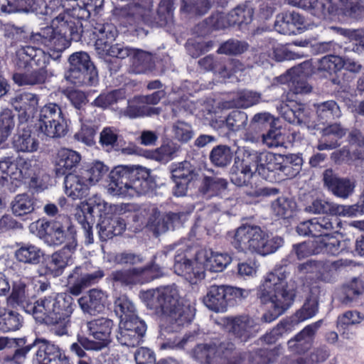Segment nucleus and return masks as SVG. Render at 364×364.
I'll use <instances>...</instances> for the list:
<instances>
[{"label":"nucleus","mask_w":364,"mask_h":364,"mask_svg":"<svg viewBox=\"0 0 364 364\" xmlns=\"http://www.w3.org/2000/svg\"><path fill=\"white\" fill-rule=\"evenodd\" d=\"M141 297L149 309L166 318L172 331H178L194 317L195 309L183 302L175 285L147 290L142 293Z\"/></svg>","instance_id":"obj_1"},{"label":"nucleus","mask_w":364,"mask_h":364,"mask_svg":"<svg viewBox=\"0 0 364 364\" xmlns=\"http://www.w3.org/2000/svg\"><path fill=\"white\" fill-rule=\"evenodd\" d=\"M301 159L286 156L271 152H258L244 149L235 159V167H240L254 174L258 172L264 179L274 183L277 181V171L289 177L295 176L301 168Z\"/></svg>","instance_id":"obj_2"},{"label":"nucleus","mask_w":364,"mask_h":364,"mask_svg":"<svg viewBox=\"0 0 364 364\" xmlns=\"http://www.w3.org/2000/svg\"><path fill=\"white\" fill-rule=\"evenodd\" d=\"M287 272L277 267L269 272L258 290L257 296L261 303L269 304L272 311L265 313L262 319L269 323L282 314L293 303L296 293L293 287L286 281Z\"/></svg>","instance_id":"obj_3"},{"label":"nucleus","mask_w":364,"mask_h":364,"mask_svg":"<svg viewBox=\"0 0 364 364\" xmlns=\"http://www.w3.org/2000/svg\"><path fill=\"white\" fill-rule=\"evenodd\" d=\"M75 306L72 296L61 293L40 299L35 303L32 310L36 320L53 326L54 333L63 336L68 333L70 317Z\"/></svg>","instance_id":"obj_4"},{"label":"nucleus","mask_w":364,"mask_h":364,"mask_svg":"<svg viewBox=\"0 0 364 364\" xmlns=\"http://www.w3.org/2000/svg\"><path fill=\"white\" fill-rule=\"evenodd\" d=\"M149 171L142 166H119L109 173L107 191L110 195L134 197L149 190Z\"/></svg>","instance_id":"obj_5"},{"label":"nucleus","mask_w":364,"mask_h":364,"mask_svg":"<svg viewBox=\"0 0 364 364\" xmlns=\"http://www.w3.org/2000/svg\"><path fill=\"white\" fill-rule=\"evenodd\" d=\"M232 245L239 252L267 255L276 252L283 245V239L279 236L269 239L257 225H242L235 230Z\"/></svg>","instance_id":"obj_6"},{"label":"nucleus","mask_w":364,"mask_h":364,"mask_svg":"<svg viewBox=\"0 0 364 364\" xmlns=\"http://www.w3.org/2000/svg\"><path fill=\"white\" fill-rule=\"evenodd\" d=\"M70 67L65 73V79L76 86H91L98 81L97 71L84 51L75 52L69 57Z\"/></svg>","instance_id":"obj_7"},{"label":"nucleus","mask_w":364,"mask_h":364,"mask_svg":"<svg viewBox=\"0 0 364 364\" xmlns=\"http://www.w3.org/2000/svg\"><path fill=\"white\" fill-rule=\"evenodd\" d=\"M31 232H34L37 230V235L49 245H60L65 241V230L71 235V241L73 237H75V231L71 225L70 219L65 215H59L53 221L38 220L30 225Z\"/></svg>","instance_id":"obj_8"},{"label":"nucleus","mask_w":364,"mask_h":364,"mask_svg":"<svg viewBox=\"0 0 364 364\" xmlns=\"http://www.w3.org/2000/svg\"><path fill=\"white\" fill-rule=\"evenodd\" d=\"M41 343L36 351V357L38 364H49L52 362H68V358L53 344L48 343L46 340L36 339L31 345L22 348H17L11 356H6L4 360L13 361L16 364L24 362L27 353L37 345Z\"/></svg>","instance_id":"obj_9"},{"label":"nucleus","mask_w":364,"mask_h":364,"mask_svg":"<svg viewBox=\"0 0 364 364\" xmlns=\"http://www.w3.org/2000/svg\"><path fill=\"white\" fill-rule=\"evenodd\" d=\"M38 129L50 138H60L66 134L67 122L58 105L50 102L41 107Z\"/></svg>","instance_id":"obj_10"},{"label":"nucleus","mask_w":364,"mask_h":364,"mask_svg":"<svg viewBox=\"0 0 364 364\" xmlns=\"http://www.w3.org/2000/svg\"><path fill=\"white\" fill-rule=\"evenodd\" d=\"M114 327L112 320L107 318H98L85 323V329L89 335L97 341L82 338L79 340L82 347L87 350H100L111 342V333Z\"/></svg>","instance_id":"obj_11"},{"label":"nucleus","mask_w":364,"mask_h":364,"mask_svg":"<svg viewBox=\"0 0 364 364\" xmlns=\"http://www.w3.org/2000/svg\"><path fill=\"white\" fill-rule=\"evenodd\" d=\"M245 291L228 285H212L203 299L205 305L215 312H224L232 300L244 296Z\"/></svg>","instance_id":"obj_12"},{"label":"nucleus","mask_w":364,"mask_h":364,"mask_svg":"<svg viewBox=\"0 0 364 364\" xmlns=\"http://www.w3.org/2000/svg\"><path fill=\"white\" fill-rule=\"evenodd\" d=\"M104 276L103 270L95 269L90 264L76 267L68 277L69 292L77 296L85 289L97 283Z\"/></svg>","instance_id":"obj_13"},{"label":"nucleus","mask_w":364,"mask_h":364,"mask_svg":"<svg viewBox=\"0 0 364 364\" xmlns=\"http://www.w3.org/2000/svg\"><path fill=\"white\" fill-rule=\"evenodd\" d=\"M340 224L337 217L329 215L300 223L296 227V232L304 236H328L331 232L338 231Z\"/></svg>","instance_id":"obj_14"},{"label":"nucleus","mask_w":364,"mask_h":364,"mask_svg":"<svg viewBox=\"0 0 364 364\" xmlns=\"http://www.w3.org/2000/svg\"><path fill=\"white\" fill-rule=\"evenodd\" d=\"M226 325L230 332L242 342H247L259 331L257 321L246 314L228 317Z\"/></svg>","instance_id":"obj_15"},{"label":"nucleus","mask_w":364,"mask_h":364,"mask_svg":"<svg viewBox=\"0 0 364 364\" xmlns=\"http://www.w3.org/2000/svg\"><path fill=\"white\" fill-rule=\"evenodd\" d=\"M173 269L176 274L189 280L202 279L205 277L204 267L202 265L201 261L197 259V254L193 261L181 249L178 250L177 254L174 257Z\"/></svg>","instance_id":"obj_16"},{"label":"nucleus","mask_w":364,"mask_h":364,"mask_svg":"<svg viewBox=\"0 0 364 364\" xmlns=\"http://www.w3.org/2000/svg\"><path fill=\"white\" fill-rule=\"evenodd\" d=\"M31 41L48 49L60 53L68 47V41L63 37L52 24L31 33Z\"/></svg>","instance_id":"obj_17"},{"label":"nucleus","mask_w":364,"mask_h":364,"mask_svg":"<svg viewBox=\"0 0 364 364\" xmlns=\"http://www.w3.org/2000/svg\"><path fill=\"white\" fill-rule=\"evenodd\" d=\"M171 174L175 183L173 193L178 197L186 194L188 184L196 180L198 176L193 166L187 161L175 164L171 169Z\"/></svg>","instance_id":"obj_18"},{"label":"nucleus","mask_w":364,"mask_h":364,"mask_svg":"<svg viewBox=\"0 0 364 364\" xmlns=\"http://www.w3.org/2000/svg\"><path fill=\"white\" fill-rule=\"evenodd\" d=\"M324 186L333 196L346 199L351 196L355 189V183L348 178L339 177L331 168L325 170L323 173Z\"/></svg>","instance_id":"obj_19"},{"label":"nucleus","mask_w":364,"mask_h":364,"mask_svg":"<svg viewBox=\"0 0 364 364\" xmlns=\"http://www.w3.org/2000/svg\"><path fill=\"white\" fill-rule=\"evenodd\" d=\"M146 331V326L141 320L119 322L117 339L123 346L134 347L140 343Z\"/></svg>","instance_id":"obj_20"},{"label":"nucleus","mask_w":364,"mask_h":364,"mask_svg":"<svg viewBox=\"0 0 364 364\" xmlns=\"http://www.w3.org/2000/svg\"><path fill=\"white\" fill-rule=\"evenodd\" d=\"M38 102V96L29 92L16 94L10 100L12 107L19 113L20 123H26L33 117L37 111Z\"/></svg>","instance_id":"obj_21"},{"label":"nucleus","mask_w":364,"mask_h":364,"mask_svg":"<svg viewBox=\"0 0 364 364\" xmlns=\"http://www.w3.org/2000/svg\"><path fill=\"white\" fill-rule=\"evenodd\" d=\"M305 22L304 17L299 13L286 11L277 16L274 28L284 35L296 34L306 28Z\"/></svg>","instance_id":"obj_22"},{"label":"nucleus","mask_w":364,"mask_h":364,"mask_svg":"<svg viewBox=\"0 0 364 364\" xmlns=\"http://www.w3.org/2000/svg\"><path fill=\"white\" fill-rule=\"evenodd\" d=\"M77 247V241L73 237V241L66 244L60 250L54 252L46 264L48 272L54 277L60 276L63 269L71 262V255Z\"/></svg>","instance_id":"obj_23"},{"label":"nucleus","mask_w":364,"mask_h":364,"mask_svg":"<svg viewBox=\"0 0 364 364\" xmlns=\"http://www.w3.org/2000/svg\"><path fill=\"white\" fill-rule=\"evenodd\" d=\"M12 146L17 152L33 153L38 150L39 141L32 135L29 126L26 123H20L17 133L14 135Z\"/></svg>","instance_id":"obj_24"},{"label":"nucleus","mask_w":364,"mask_h":364,"mask_svg":"<svg viewBox=\"0 0 364 364\" xmlns=\"http://www.w3.org/2000/svg\"><path fill=\"white\" fill-rule=\"evenodd\" d=\"M81 161L80 154L72 149H61L58 151L54 171L57 176H67L72 173Z\"/></svg>","instance_id":"obj_25"},{"label":"nucleus","mask_w":364,"mask_h":364,"mask_svg":"<svg viewBox=\"0 0 364 364\" xmlns=\"http://www.w3.org/2000/svg\"><path fill=\"white\" fill-rule=\"evenodd\" d=\"M65 193L73 200L82 198L88 195L92 185L81 171L80 173H69L64 180Z\"/></svg>","instance_id":"obj_26"},{"label":"nucleus","mask_w":364,"mask_h":364,"mask_svg":"<svg viewBox=\"0 0 364 364\" xmlns=\"http://www.w3.org/2000/svg\"><path fill=\"white\" fill-rule=\"evenodd\" d=\"M52 24L58 32L66 40L78 41L80 38V32L82 31L81 21H75L70 18L69 14L65 12L60 14L52 21Z\"/></svg>","instance_id":"obj_27"},{"label":"nucleus","mask_w":364,"mask_h":364,"mask_svg":"<svg viewBox=\"0 0 364 364\" xmlns=\"http://www.w3.org/2000/svg\"><path fill=\"white\" fill-rule=\"evenodd\" d=\"M322 321H318L306 326L294 338L290 339L287 344L289 349L294 353H303L311 346L316 332L321 327Z\"/></svg>","instance_id":"obj_28"},{"label":"nucleus","mask_w":364,"mask_h":364,"mask_svg":"<svg viewBox=\"0 0 364 364\" xmlns=\"http://www.w3.org/2000/svg\"><path fill=\"white\" fill-rule=\"evenodd\" d=\"M106 300L107 296L102 291L93 289L77 301L84 313L95 315L104 311Z\"/></svg>","instance_id":"obj_29"},{"label":"nucleus","mask_w":364,"mask_h":364,"mask_svg":"<svg viewBox=\"0 0 364 364\" xmlns=\"http://www.w3.org/2000/svg\"><path fill=\"white\" fill-rule=\"evenodd\" d=\"M97 228L100 240L107 241L121 235L126 229V223L119 218L102 217L100 218Z\"/></svg>","instance_id":"obj_30"},{"label":"nucleus","mask_w":364,"mask_h":364,"mask_svg":"<svg viewBox=\"0 0 364 364\" xmlns=\"http://www.w3.org/2000/svg\"><path fill=\"white\" fill-rule=\"evenodd\" d=\"M197 259L202 265L215 272H222L230 262L231 257L228 254L213 252L210 250H201L197 252Z\"/></svg>","instance_id":"obj_31"},{"label":"nucleus","mask_w":364,"mask_h":364,"mask_svg":"<svg viewBox=\"0 0 364 364\" xmlns=\"http://www.w3.org/2000/svg\"><path fill=\"white\" fill-rule=\"evenodd\" d=\"M94 34L97 37L95 49L98 55L104 58L105 52L117 36V31L112 23L99 24L95 27Z\"/></svg>","instance_id":"obj_32"},{"label":"nucleus","mask_w":364,"mask_h":364,"mask_svg":"<svg viewBox=\"0 0 364 364\" xmlns=\"http://www.w3.org/2000/svg\"><path fill=\"white\" fill-rule=\"evenodd\" d=\"M16 57L20 63H33L36 66H43L49 57L41 50L23 44L15 49Z\"/></svg>","instance_id":"obj_33"},{"label":"nucleus","mask_w":364,"mask_h":364,"mask_svg":"<svg viewBox=\"0 0 364 364\" xmlns=\"http://www.w3.org/2000/svg\"><path fill=\"white\" fill-rule=\"evenodd\" d=\"M4 38L6 48L13 52L16 48L31 41V34L26 31L24 26L6 24L4 28Z\"/></svg>","instance_id":"obj_34"},{"label":"nucleus","mask_w":364,"mask_h":364,"mask_svg":"<svg viewBox=\"0 0 364 364\" xmlns=\"http://www.w3.org/2000/svg\"><path fill=\"white\" fill-rule=\"evenodd\" d=\"M280 112L283 117L289 122L309 127L311 112L305 105L294 104L291 107L285 105L282 106Z\"/></svg>","instance_id":"obj_35"},{"label":"nucleus","mask_w":364,"mask_h":364,"mask_svg":"<svg viewBox=\"0 0 364 364\" xmlns=\"http://www.w3.org/2000/svg\"><path fill=\"white\" fill-rule=\"evenodd\" d=\"M14 255L18 262L31 265L39 264L44 255L39 247L31 243L20 244Z\"/></svg>","instance_id":"obj_36"},{"label":"nucleus","mask_w":364,"mask_h":364,"mask_svg":"<svg viewBox=\"0 0 364 364\" xmlns=\"http://www.w3.org/2000/svg\"><path fill=\"white\" fill-rule=\"evenodd\" d=\"M35 198L27 193L16 195L11 200L10 208L16 217L23 218L32 214L36 209Z\"/></svg>","instance_id":"obj_37"},{"label":"nucleus","mask_w":364,"mask_h":364,"mask_svg":"<svg viewBox=\"0 0 364 364\" xmlns=\"http://www.w3.org/2000/svg\"><path fill=\"white\" fill-rule=\"evenodd\" d=\"M228 183L226 179L216 176H203L200 186V193L206 198H211L219 195L228 187Z\"/></svg>","instance_id":"obj_38"},{"label":"nucleus","mask_w":364,"mask_h":364,"mask_svg":"<svg viewBox=\"0 0 364 364\" xmlns=\"http://www.w3.org/2000/svg\"><path fill=\"white\" fill-rule=\"evenodd\" d=\"M114 312L120 322L141 321L137 316L135 305L126 295H121L115 299Z\"/></svg>","instance_id":"obj_39"},{"label":"nucleus","mask_w":364,"mask_h":364,"mask_svg":"<svg viewBox=\"0 0 364 364\" xmlns=\"http://www.w3.org/2000/svg\"><path fill=\"white\" fill-rule=\"evenodd\" d=\"M38 67L39 68L31 72L14 74V82L19 86L36 85L45 82L47 78L46 65Z\"/></svg>","instance_id":"obj_40"},{"label":"nucleus","mask_w":364,"mask_h":364,"mask_svg":"<svg viewBox=\"0 0 364 364\" xmlns=\"http://www.w3.org/2000/svg\"><path fill=\"white\" fill-rule=\"evenodd\" d=\"M289 3L309 11L318 18H325L330 13V4L326 5L318 0H289Z\"/></svg>","instance_id":"obj_41"},{"label":"nucleus","mask_w":364,"mask_h":364,"mask_svg":"<svg viewBox=\"0 0 364 364\" xmlns=\"http://www.w3.org/2000/svg\"><path fill=\"white\" fill-rule=\"evenodd\" d=\"M131 60L135 73H145L151 71L154 68L151 55L141 50L135 49Z\"/></svg>","instance_id":"obj_42"},{"label":"nucleus","mask_w":364,"mask_h":364,"mask_svg":"<svg viewBox=\"0 0 364 364\" xmlns=\"http://www.w3.org/2000/svg\"><path fill=\"white\" fill-rule=\"evenodd\" d=\"M216 343L198 344L191 352V356L196 362L210 363L216 358Z\"/></svg>","instance_id":"obj_43"},{"label":"nucleus","mask_w":364,"mask_h":364,"mask_svg":"<svg viewBox=\"0 0 364 364\" xmlns=\"http://www.w3.org/2000/svg\"><path fill=\"white\" fill-rule=\"evenodd\" d=\"M278 350H267L260 349L255 352L254 355L250 353H240L237 362H250L256 363L257 364H267V363H274L275 360L274 357L278 355Z\"/></svg>","instance_id":"obj_44"},{"label":"nucleus","mask_w":364,"mask_h":364,"mask_svg":"<svg viewBox=\"0 0 364 364\" xmlns=\"http://www.w3.org/2000/svg\"><path fill=\"white\" fill-rule=\"evenodd\" d=\"M232 151L227 145H218L210 152L209 159L215 166L225 168L232 161Z\"/></svg>","instance_id":"obj_45"},{"label":"nucleus","mask_w":364,"mask_h":364,"mask_svg":"<svg viewBox=\"0 0 364 364\" xmlns=\"http://www.w3.org/2000/svg\"><path fill=\"white\" fill-rule=\"evenodd\" d=\"M90 204L93 208H96L100 213V218L102 217H112L111 215L123 213L126 208V205L110 204L105 201L98 196H95L90 199Z\"/></svg>","instance_id":"obj_46"},{"label":"nucleus","mask_w":364,"mask_h":364,"mask_svg":"<svg viewBox=\"0 0 364 364\" xmlns=\"http://www.w3.org/2000/svg\"><path fill=\"white\" fill-rule=\"evenodd\" d=\"M318 117L328 122L338 118L341 116L339 106L333 100H328L314 105Z\"/></svg>","instance_id":"obj_47"},{"label":"nucleus","mask_w":364,"mask_h":364,"mask_svg":"<svg viewBox=\"0 0 364 364\" xmlns=\"http://www.w3.org/2000/svg\"><path fill=\"white\" fill-rule=\"evenodd\" d=\"M23 317L16 311H9L0 314V332L15 331L22 326Z\"/></svg>","instance_id":"obj_48"},{"label":"nucleus","mask_w":364,"mask_h":364,"mask_svg":"<svg viewBox=\"0 0 364 364\" xmlns=\"http://www.w3.org/2000/svg\"><path fill=\"white\" fill-rule=\"evenodd\" d=\"M364 287L360 279H353L343 287V296L341 297V301L345 305H350L355 301L358 297L363 293Z\"/></svg>","instance_id":"obj_49"},{"label":"nucleus","mask_w":364,"mask_h":364,"mask_svg":"<svg viewBox=\"0 0 364 364\" xmlns=\"http://www.w3.org/2000/svg\"><path fill=\"white\" fill-rule=\"evenodd\" d=\"M149 269V267H146L117 270L112 272L110 277L115 282H119L122 285H128L134 282L136 277L144 274Z\"/></svg>","instance_id":"obj_50"},{"label":"nucleus","mask_w":364,"mask_h":364,"mask_svg":"<svg viewBox=\"0 0 364 364\" xmlns=\"http://www.w3.org/2000/svg\"><path fill=\"white\" fill-rule=\"evenodd\" d=\"M125 97V91L124 90H114L100 94L92 102V105L97 107L106 109L108 107L117 103L119 101L124 100Z\"/></svg>","instance_id":"obj_51"},{"label":"nucleus","mask_w":364,"mask_h":364,"mask_svg":"<svg viewBox=\"0 0 364 364\" xmlns=\"http://www.w3.org/2000/svg\"><path fill=\"white\" fill-rule=\"evenodd\" d=\"M272 213L279 218H287L292 215L295 203L286 197H279L272 203Z\"/></svg>","instance_id":"obj_52"},{"label":"nucleus","mask_w":364,"mask_h":364,"mask_svg":"<svg viewBox=\"0 0 364 364\" xmlns=\"http://www.w3.org/2000/svg\"><path fill=\"white\" fill-rule=\"evenodd\" d=\"M253 9L247 5H240L230 12L233 26L247 24L252 20Z\"/></svg>","instance_id":"obj_53"},{"label":"nucleus","mask_w":364,"mask_h":364,"mask_svg":"<svg viewBox=\"0 0 364 364\" xmlns=\"http://www.w3.org/2000/svg\"><path fill=\"white\" fill-rule=\"evenodd\" d=\"M261 100V93L245 90L238 92L234 100V105L240 108H248L258 104Z\"/></svg>","instance_id":"obj_54"},{"label":"nucleus","mask_w":364,"mask_h":364,"mask_svg":"<svg viewBox=\"0 0 364 364\" xmlns=\"http://www.w3.org/2000/svg\"><path fill=\"white\" fill-rule=\"evenodd\" d=\"M336 269V262L318 261L315 275L319 281L331 282L335 279Z\"/></svg>","instance_id":"obj_55"},{"label":"nucleus","mask_w":364,"mask_h":364,"mask_svg":"<svg viewBox=\"0 0 364 364\" xmlns=\"http://www.w3.org/2000/svg\"><path fill=\"white\" fill-rule=\"evenodd\" d=\"M210 8L208 0H182L181 9L195 15H203Z\"/></svg>","instance_id":"obj_56"},{"label":"nucleus","mask_w":364,"mask_h":364,"mask_svg":"<svg viewBox=\"0 0 364 364\" xmlns=\"http://www.w3.org/2000/svg\"><path fill=\"white\" fill-rule=\"evenodd\" d=\"M107 171V166L100 161H96L92 164L89 168L82 172L88 181L90 182V184L93 186L100 181Z\"/></svg>","instance_id":"obj_57"},{"label":"nucleus","mask_w":364,"mask_h":364,"mask_svg":"<svg viewBox=\"0 0 364 364\" xmlns=\"http://www.w3.org/2000/svg\"><path fill=\"white\" fill-rule=\"evenodd\" d=\"M15 126L14 116L10 109H4L0 114V141H4Z\"/></svg>","instance_id":"obj_58"},{"label":"nucleus","mask_w":364,"mask_h":364,"mask_svg":"<svg viewBox=\"0 0 364 364\" xmlns=\"http://www.w3.org/2000/svg\"><path fill=\"white\" fill-rule=\"evenodd\" d=\"M247 48L248 44L245 41L230 39L220 46L218 53L225 55H239L247 50Z\"/></svg>","instance_id":"obj_59"},{"label":"nucleus","mask_w":364,"mask_h":364,"mask_svg":"<svg viewBox=\"0 0 364 364\" xmlns=\"http://www.w3.org/2000/svg\"><path fill=\"white\" fill-rule=\"evenodd\" d=\"M247 114L240 110L232 111L226 118V125L232 131H238L245 127Z\"/></svg>","instance_id":"obj_60"},{"label":"nucleus","mask_w":364,"mask_h":364,"mask_svg":"<svg viewBox=\"0 0 364 364\" xmlns=\"http://www.w3.org/2000/svg\"><path fill=\"white\" fill-rule=\"evenodd\" d=\"M334 205V203L316 198L305 208V210L313 214L326 213L333 215Z\"/></svg>","instance_id":"obj_61"},{"label":"nucleus","mask_w":364,"mask_h":364,"mask_svg":"<svg viewBox=\"0 0 364 364\" xmlns=\"http://www.w3.org/2000/svg\"><path fill=\"white\" fill-rule=\"evenodd\" d=\"M75 217L83 230L85 237V243L87 245L93 243L94 238L92 234V226L89 221V218L85 215V212L82 210L79 209V206L76 208Z\"/></svg>","instance_id":"obj_62"},{"label":"nucleus","mask_w":364,"mask_h":364,"mask_svg":"<svg viewBox=\"0 0 364 364\" xmlns=\"http://www.w3.org/2000/svg\"><path fill=\"white\" fill-rule=\"evenodd\" d=\"M342 67L341 58L336 55H326L318 61V70L328 73H336Z\"/></svg>","instance_id":"obj_63"},{"label":"nucleus","mask_w":364,"mask_h":364,"mask_svg":"<svg viewBox=\"0 0 364 364\" xmlns=\"http://www.w3.org/2000/svg\"><path fill=\"white\" fill-rule=\"evenodd\" d=\"M263 144L269 149L282 146L284 141L281 132L277 129H270L261 137Z\"/></svg>","instance_id":"obj_64"}]
</instances>
